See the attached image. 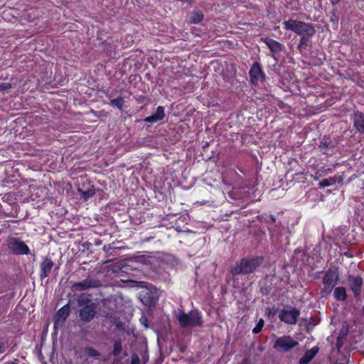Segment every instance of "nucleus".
Instances as JSON below:
<instances>
[{
	"label": "nucleus",
	"instance_id": "16",
	"mask_svg": "<svg viewBox=\"0 0 364 364\" xmlns=\"http://www.w3.org/2000/svg\"><path fill=\"white\" fill-rule=\"evenodd\" d=\"M263 41L272 53H279L284 48V46L282 43L273 38H266Z\"/></svg>",
	"mask_w": 364,
	"mask_h": 364
},
{
	"label": "nucleus",
	"instance_id": "26",
	"mask_svg": "<svg viewBox=\"0 0 364 364\" xmlns=\"http://www.w3.org/2000/svg\"><path fill=\"white\" fill-rule=\"evenodd\" d=\"M85 353L86 355L90 358H97V357L100 356V352L92 347H87L85 349Z\"/></svg>",
	"mask_w": 364,
	"mask_h": 364
},
{
	"label": "nucleus",
	"instance_id": "25",
	"mask_svg": "<svg viewBox=\"0 0 364 364\" xmlns=\"http://www.w3.org/2000/svg\"><path fill=\"white\" fill-rule=\"evenodd\" d=\"M336 178L330 177L328 178H326V179L321 181L318 183V186H319V188H323L325 187L332 186L334 183H336Z\"/></svg>",
	"mask_w": 364,
	"mask_h": 364
},
{
	"label": "nucleus",
	"instance_id": "34",
	"mask_svg": "<svg viewBox=\"0 0 364 364\" xmlns=\"http://www.w3.org/2000/svg\"><path fill=\"white\" fill-rule=\"evenodd\" d=\"M294 176V173L291 171H289L287 174H286V180L288 181L289 180V178H292Z\"/></svg>",
	"mask_w": 364,
	"mask_h": 364
},
{
	"label": "nucleus",
	"instance_id": "32",
	"mask_svg": "<svg viewBox=\"0 0 364 364\" xmlns=\"http://www.w3.org/2000/svg\"><path fill=\"white\" fill-rule=\"evenodd\" d=\"M330 144H331V142L328 139L323 138L321 142V145H320L321 149L323 150L324 148L328 147Z\"/></svg>",
	"mask_w": 364,
	"mask_h": 364
},
{
	"label": "nucleus",
	"instance_id": "15",
	"mask_svg": "<svg viewBox=\"0 0 364 364\" xmlns=\"http://www.w3.org/2000/svg\"><path fill=\"white\" fill-rule=\"evenodd\" d=\"M164 108L162 106H159L156 108V112L151 116L146 117L144 120L146 122L155 123L161 121L164 118Z\"/></svg>",
	"mask_w": 364,
	"mask_h": 364
},
{
	"label": "nucleus",
	"instance_id": "9",
	"mask_svg": "<svg viewBox=\"0 0 364 364\" xmlns=\"http://www.w3.org/2000/svg\"><path fill=\"white\" fill-rule=\"evenodd\" d=\"M98 287V281L87 278L80 282H76L72 286L73 291H82L90 288Z\"/></svg>",
	"mask_w": 364,
	"mask_h": 364
},
{
	"label": "nucleus",
	"instance_id": "33",
	"mask_svg": "<svg viewBox=\"0 0 364 364\" xmlns=\"http://www.w3.org/2000/svg\"><path fill=\"white\" fill-rule=\"evenodd\" d=\"M140 359L136 354L132 355L131 357V364H139Z\"/></svg>",
	"mask_w": 364,
	"mask_h": 364
},
{
	"label": "nucleus",
	"instance_id": "13",
	"mask_svg": "<svg viewBox=\"0 0 364 364\" xmlns=\"http://www.w3.org/2000/svg\"><path fill=\"white\" fill-rule=\"evenodd\" d=\"M279 317L282 321L287 323H296V309L289 311L283 309L279 314Z\"/></svg>",
	"mask_w": 364,
	"mask_h": 364
},
{
	"label": "nucleus",
	"instance_id": "7",
	"mask_svg": "<svg viewBox=\"0 0 364 364\" xmlns=\"http://www.w3.org/2000/svg\"><path fill=\"white\" fill-rule=\"evenodd\" d=\"M9 247L12 253L16 255H28L30 251L28 245L24 242L16 238L11 239Z\"/></svg>",
	"mask_w": 364,
	"mask_h": 364
},
{
	"label": "nucleus",
	"instance_id": "20",
	"mask_svg": "<svg viewBox=\"0 0 364 364\" xmlns=\"http://www.w3.org/2000/svg\"><path fill=\"white\" fill-rule=\"evenodd\" d=\"M77 306L79 307L84 308V306H91L92 304H95L92 302V299L90 298L89 295H85L84 294H81L77 299Z\"/></svg>",
	"mask_w": 364,
	"mask_h": 364
},
{
	"label": "nucleus",
	"instance_id": "14",
	"mask_svg": "<svg viewBox=\"0 0 364 364\" xmlns=\"http://www.w3.org/2000/svg\"><path fill=\"white\" fill-rule=\"evenodd\" d=\"M70 312V306L69 304L64 305L55 314L54 320L55 324L58 321L65 322Z\"/></svg>",
	"mask_w": 364,
	"mask_h": 364
},
{
	"label": "nucleus",
	"instance_id": "3",
	"mask_svg": "<svg viewBox=\"0 0 364 364\" xmlns=\"http://www.w3.org/2000/svg\"><path fill=\"white\" fill-rule=\"evenodd\" d=\"M249 77L251 85L254 86H257L259 82H264L266 80V75L259 62L255 61L251 65L249 70Z\"/></svg>",
	"mask_w": 364,
	"mask_h": 364
},
{
	"label": "nucleus",
	"instance_id": "11",
	"mask_svg": "<svg viewBox=\"0 0 364 364\" xmlns=\"http://www.w3.org/2000/svg\"><path fill=\"white\" fill-rule=\"evenodd\" d=\"M77 191L80 193L81 198L85 201H87L96 193V189L95 186L90 183H88L87 186L83 183L81 186L77 188Z\"/></svg>",
	"mask_w": 364,
	"mask_h": 364
},
{
	"label": "nucleus",
	"instance_id": "6",
	"mask_svg": "<svg viewBox=\"0 0 364 364\" xmlns=\"http://www.w3.org/2000/svg\"><path fill=\"white\" fill-rule=\"evenodd\" d=\"M338 281V275L336 272L328 271L325 274L323 279L324 291L329 294L332 291L333 288L337 284Z\"/></svg>",
	"mask_w": 364,
	"mask_h": 364
},
{
	"label": "nucleus",
	"instance_id": "5",
	"mask_svg": "<svg viewBox=\"0 0 364 364\" xmlns=\"http://www.w3.org/2000/svg\"><path fill=\"white\" fill-rule=\"evenodd\" d=\"M296 346V341L289 336H283L276 339L274 348L281 353H286Z\"/></svg>",
	"mask_w": 364,
	"mask_h": 364
},
{
	"label": "nucleus",
	"instance_id": "37",
	"mask_svg": "<svg viewBox=\"0 0 364 364\" xmlns=\"http://www.w3.org/2000/svg\"><path fill=\"white\" fill-rule=\"evenodd\" d=\"M296 314H297V316H298L299 314V311H296Z\"/></svg>",
	"mask_w": 364,
	"mask_h": 364
},
{
	"label": "nucleus",
	"instance_id": "1",
	"mask_svg": "<svg viewBox=\"0 0 364 364\" xmlns=\"http://www.w3.org/2000/svg\"><path fill=\"white\" fill-rule=\"evenodd\" d=\"M262 257L242 258L231 267L230 273L234 276L253 273L262 264Z\"/></svg>",
	"mask_w": 364,
	"mask_h": 364
},
{
	"label": "nucleus",
	"instance_id": "22",
	"mask_svg": "<svg viewBox=\"0 0 364 364\" xmlns=\"http://www.w3.org/2000/svg\"><path fill=\"white\" fill-rule=\"evenodd\" d=\"M204 18V14L200 11H194L191 12L190 16V21L191 23L198 24Z\"/></svg>",
	"mask_w": 364,
	"mask_h": 364
},
{
	"label": "nucleus",
	"instance_id": "24",
	"mask_svg": "<svg viewBox=\"0 0 364 364\" xmlns=\"http://www.w3.org/2000/svg\"><path fill=\"white\" fill-rule=\"evenodd\" d=\"M112 107H117L118 109L122 110L124 107V99L122 97H119L116 99H112L109 102Z\"/></svg>",
	"mask_w": 364,
	"mask_h": 364
},
{
	"label": "nucleus",
	"instance_id": "31",
	"mask_svg": "<svg viewBox=\"0 0 364 364\" xmlns=\"http://www.w3.org/2000/svg\"><path fill=\"white\" fill-rule=\"evenodd\" d=\"M11 87V84L9 82L0 83V92H8Z\"/></svg>",
	"mask_w": 364,
	"mask_h": 364
},
{
	"label": "nucleus",
	"instance_id": "23",
	"mask_svg": "<svg viewBox=\"0 0 364 364\" xmlns=\"http://www.w3.org/2000/svg\"><path fill=\"white\" fill-rule=\"evenodd\" d=\"M122 351V346L121 339H116L114 341L112 355L114 357L119 356Z\"/></svg>",
	"mask_w": 364,
	"mask_h": 364
},
{
	"label": "nucleus",
	"instance_id": "30",
	"mask_svg": "<svg viewBox=\"0 0 364 364\" xmlns=\"http://www.w3.org/2000/svg\"><path fill=\"white\" fill-rule=\"evenodd\" d=\"M277 309L274 307L267 309L266 314L268 316L269 318H274L277 315Z\"/></svg>",
	"mask_w": 364,
	"mask_h": 364
},
{
	"label": "nucleus",
	"instance_id": "21",
	"mask_svg": "<svg viewBox=\"0 0 364 364\" xmlns=\"http://www.w3.org/2000/svg\"><path fill=\"white\" fill-rule=\"evenodd\" d=\"M141 301L148 306H154L156 304L157 299L151 296V293L146 291L144 294L141 295Z\"/></svg>",
	"mask_w": 364,
	"mask_h": 364
},
{
	"label": "nucleus",
	"instance_id": "35",
	"mask_svg": "<svg viewBox=\"0 0 364 364\" xmlns=\"http://www.w3.org/2000/svg\"><path fill=\"white\" fill-rule=\"evenodd\" d=\"M4 352H5L4 343L0 342V353H3Z\"/></svg>",
	"mask_w": 364,
	"mask_h": 364
},
{
	"label": "nucleus",
	"instance_id": "18",
	"mask_svg": "<svg viewBox=\"0 0 364 364\" xmlns=\"http://www.w3.org/2000/svg\"><path fill=\"white\" fill-rule=\"evenodd\" d=\"M318 352V348H313L309 350H307L304 355L300 358L299 363L300 364H308L316 355Z\"/></svg>",
	"mask_w": 364,
	"mask_h": 364
},
{
	"label": "nucleus",
	"instance_id": "17",
	"mask_svg": "<svg viewBox=\"0 0 364 364\" xmlns=\"http://www.w3.org/2000/svg\"><path fill=\"white\" fill-rule=\"evenodd\" d=\"M353 124L358 132L364 133V114L363 113L358 112L355 114Z\"/></svg>",
	"mask_w": 364,
	"mask_h": 364
},
{
	"label": "nucleus",
	"instance_id": "28",
	"mask_svg": "<svg viewBox=\"0 0 364 364\" xmlns=\"http://www.w3.org/2000/svg\"><path fill=\"white\" fill-rule=\"evenodd\" d=\"M284 25L286 29H289L296 32V20L290 19L284 23Z\"/></svg>",
	"mask_w": 364,
	"mask_h": 364
},
{
	"label": "nucleus",
	"instance_id": "19",
	"mask_svg": "<svg viewBox=\"0 0 364 364\" xmlns=\"http://www.w3.org/2000/svg\"><path fill=\"white\" fill-rule=\"evenodd\" d=\"M333 297L336 300L344 301L347 298L346 289L343 287H338L334 289Z\"/></svg>",
	"mask_w": 364,
	"mask_h": 364
},
{
	"label": "nucleus",
	"instance_id": "12",
	"mask_svg": "<svg viewBox=\"0 0 364 364\" xmlns=\"http://www.w3.org/2000/svg\"><path fill=\"white\" fill-rule=\"evenodd\" d=\"M348 282L350 288L353 292L355 297L360 295L361 287L363 285V279L360 277L349 276Z\"/></svg>",
	"mask_w": 364,
	"mask_h": 364
},
{
	"label": "nucleus",
	"instance_id": "29",
	"mask_svg": "<svg viewBox=\"0 0 364 364\" xmlns=\"http://www.w3.org/2000/svg\"><path fill=\"white\" fill-rule=\"evenodd\" d=\"M345 336H346V333H343L342 331H340L339 336H338L337 341H336V347H337L338 350H340V348L342 347L343 339Z\"/></svg>",
	"mask_w": 364,
	"mask_h": 364
},
{
	"label": "nucleus",
	"instance_id": "36",
	"mask_svg": "<svg viewBox=\"0 0 364 364\" xmlns=\"http://www.w3.org/2000/svg\"><path fill=\"white\" fill-rule=\"evenodd\" d=\"M271 219H272L274 222H275V218H274L273 215H271Z\"/></svg>",
	"mask_w": 364,
	"mask_h": 364
},
{
	"label": "nucleus",
	"instance_id": "2",
	"mask_svg": "<svg viewBox=\"0 0 364 364\" xmlns=\"http://www.w3.org/2000/svg\"><path fill=\"white\" fill-rule=\"evenodd\" d=\"M177 320L181 328L201 327L203 324L202 316L198 310H191L188 313L181 311L177 316Z\"/></svg>",
	"mask_w": 364,
	"mask_h": 364
},
{
	"label": "nucleus",
	"instance_id": "8",
	"mask_svg": "<svg viewBox=\"0 0 364 364\" xmlns=\"http://www.w3.org/2000/svg\"><path fill=\"white\" fill-rule=\"evenodd\" d=\"M97 314V305L92 304L91 306H84L79 311L80 319L84 322L91 321Z\"/></svg>",
	"mask_w": 364,
	"mask_h": 364
},
{
	"label": "nucleus",
	"instance_id": "27",
	"mask_svg": "<svg viewBox=\"0 0 364 364\" xmlns=\"http://www.w3.org/2000/svg\"><path fill=\"white\" fill-rule=\"evenodd\" d=\"M264 321L262 318H259L255 326L252 329V333L254 334H257L260 333L264 327Z\"/></svg>",
	"mask_w": 364,
	"mask_h": 364
},
{
	"label": "nucleus",
	"instance_id": "10",
	"mask_svg": "<svg viewBox=\"0 0 364 364\" xmlns=\"http://www.w3.org/2000/svg\"><path fill=\"white\" fill-rule=\"evenodd\" d=\"M53 266L54 263L51 258L46 257L43 259L40 264L41 272L39 276L41 279L49 276Z\"/></svg>",
	"mask_w": 364,
	"mask_h": 364
},
{
	"label": "nucleus",
	"instance_id": "4",
	"mask_svg": "<svg viewBox=\"0 0 364 364\" xmlns=\"http://www.w3.org/2000/svg\"><path fill=\"white\" fill-rule=\"evenodd\" d=\"M303 33H304V35H303V36L301 37L300 40V43L299 45V48L300 50H301L302 48H305L307 46L308 42L309 41V37L312 36L314 34L315 30L312 26L308 24H306L302 22H297V34L301 35Z\"/></svg>",
	"mask_w": 364,
	"mask_h": 364
}]
</instances>
